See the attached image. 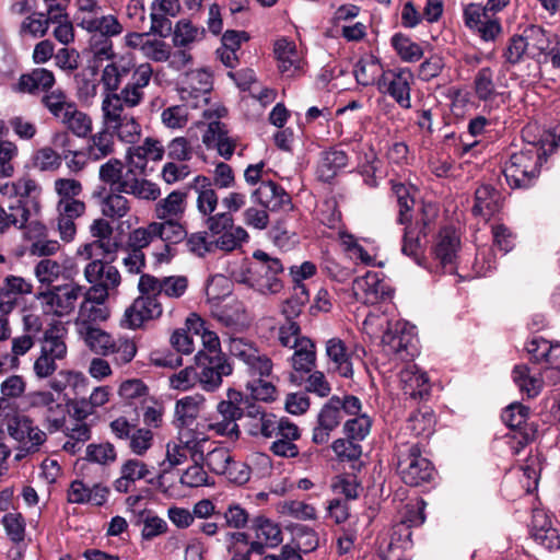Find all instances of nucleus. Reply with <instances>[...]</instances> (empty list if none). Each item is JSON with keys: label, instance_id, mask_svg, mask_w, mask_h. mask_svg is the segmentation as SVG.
Masks as SVG:
<instances>
[{"label": "nucleus", "instance_id": "obj_44", "mask_svg": "<svg viewBox=\"0 0 560 560\" xmlns=\"http://www.w3.org/2000/svg\"><path fill=\"white\" fill-rule=\"evenodd\" d=\"M273 52L282 74L292 77L300 70L301 58L293 42L287 38L276 40Z\"/></svg>", "mask_w": 560, "mask_h": 560}, {"label": "nucleus", "instance_id": "obj_49", "mask_svg": "<svg viewBox=\"0 0 560 560\" xmlns=\"http://www.w3.org/2000/svg\"><path fill=\"white\" fill-rule=\"evenodd\" d=\"M137 353L136 342L128 337H114L103 357L110 355L115 364L121 366L130 363Z\"/></svg>", "mask_w": 560, "mask_h": 560}, {"label": "nucleus", "instance_id": "obj_61", "mask_svg": "<svg viewBox=\"0 0 560 560\" xmlns=\"http://www.w3.org/2000/svg\"><path fill=\"white\" fill-rule=\"evenodd\" d=\"M392 45L404 61L415 62L423 56L421 46L401 33H397L392 37Z\"/></svg>", "mask_w": 560, "mask_h": 560}, {"label": "nucleus", "instance_id": "obj_38", "mask_svg": "<svg viewBox=\"0 0 560 560\" xmlns=\"http://www.w3.org/2000/svg\"><path fill=\"white\" fill-rule=\"evenodd\" d=\"M138 172L127 170L125 180L121 184V191L135 196L141 200L154 201L161 196L160 187L144 178L137 177Z\"/></svg>", "mask_w": 560, "mask_h": 560}, {"label": "nucleus", "instance_id": "obj_46", "mask_svg": "<svg viewBox=\"0 0 560 560\" xmlns=\"http://www.w3.org/2000/svg\"><path fill=\"white\" fill-rule=\"evenodd\" d=\"M436 419L433 410L428 406H422L410 413L406 421V430L413 436L428 438L434 432Z\"/></svg>", "mask_w": 560, "mask_h": 560}, {"label": "nucleus", "instance_id": "obj_6", "mask_svg": "<svg viewBox=\"0 0 560 560\" xmlns=\"http://www.w3.org/2000/svg\"><path fill=\"white\" fill-rule=\"evenodd\" d=\"M245 400L241 392L229 388L226 399L219 401L217 405V413L220 420L210 422L208 429L220 436L237 440L241 435L237 420L244 418Z\"/></svg>", "mask_w": 560, "mask_h": 560}, {"label": "nucleus", "instance_id": "obj_36", "mask_svg": "<svg viewBox=\"0 0 560 560\" xmlns=\"http://www.w3.org/2000/svg\"><path fill=\"white\" fill-rule=\"evenodd\" d=\"M278 436H284L288 441H273L270 446L273 455L284 458H292L299 455V447L294 441L300 439L301 433L296 424L285 419L272 438Z\"/></svg>", "mask_w": 560, "mask_h": 560}, {"label": "nucleus", "instance_id": "obj_50", "mask_svg": "<svg viewBox=\"0 0 560 560\" xmlns=\"http://www.w3.org/2000/svg\"><path fill=\"white\" fill-rule=\"evenodd\" d=\"M122 194L112 190L102 199L101 212L105 218L117 221L128 215L131 206L130 201Z\"/></svg>", "mask_w": 560, "mask_h": 560}, {"label": "nucleus", "instance_id": "obj_5", "mask_svg": "<svg viewBox=\"0 0 560 560\" xmlns=\"http://www.w3.org/2000/svg\"><path fill=\"white\" fill-rule=\"evenodd\" d=\"M5 434L15 442L16 462L37 453L47 441V434L24 415H15L5 422Z\"/></svg>", "mask_w": 560, "mask_h": 560}, {"label": "nucleus", "instance_id": "obj_29", "mask_svg": "<svg viewBox=\"0 0 560 560\" xmlns=\"http://www.w3.org/2000/svg\"><path fill=\"white\" fill-rule=\"evenodd\" d=\"M252 197L265 209L271 211L282 209L291 202L285 190L272 180H262L259 187L253 191Z\"/></svg>", "mask_w": 560, "mask_h": 560}, {"label": "nucleus", "instance_id": "obj_47", "mask_svg": "<svg viewBox=\"0 0 560 560\" xmlns=\"http://www.w3.org/2000/svg\"><path fill=\"white\" fill-rule=\"evenodd\" d=\"M67 331L63 327L54 326L47 329L44 334L40 352L58 360H63L67 357L68 348L66 343Z\"/></svg>", "mask_w": 560, "mask_h": 560}, {"label": "nucleus", "instance_id": "obj_18", "mask_svg": "<svg viewBox=\"0 0 560 560\" xmlns=\"http://www.w3.org/2000/svg\"><path fill=\"white\" fill-rule=\"evenodd\" d=\"M355 299L364 304L374 305L392 295L389 285L380 278L377 272H368L357 278L352 285Z\"/></svg>", "mask_w": 560, "mask_h": 560}, {"label": "nucleus", "instance_id": "obj_24", "mask_svg": "<svg viewBox=\"0 0 560 560\" xmlns=\"http://www.w3.org/2000/svg\"><path fill=\"white\" fill-rule=\"evenodd\" d=\"M165 149L159 140L147 138L141 145L130 147L127 151L128 168L142 174L145 171L148 159L161 161Z\"/></svg>", "mask_w": 560, "mask_h": 560}, {"label": "nucleus", "instance_id": "obj_55", "mask_svg": "<svg viewBox=\"0 0 560 560\" xmlns=\"http://www.w3.org/2000/svg\"><path fill=\"white\" fill-rule=\"evenodd\" d=\"M212 240L213 252L220 249L222 252H233L242 246L243 243L247 242L248 233L245 229L240 225H235L232 229L220 233Z\"/></svg>", "mask_w": 560, "mask_h": 560}, {"label": "nucleus", "instance_id": "obj_45", "mask_svg": "<svg viewBox=\"0 0 560 560\" xmlns=\"http://www.w3.org/2000/svg\"><path fill=\"white\" fill-rule=\"evenodd\" d=\"M187 194L174 190L154 206V215L159 220H180L186 211Z\"/></svg>", "mask_w": 560, "mask_h": 560}, {"label": "nucleus", "instance_id": "obj_41", "mask_svg": "<svg viewBox=\"0 0 560 560\" xmlns=\"http://www.w3.org/2000/svg\"><path fill=\"white\" fill-rule=\"evenodd\" d=\"M30 215L27 202L22 198L16 199L7 209L0 206V234H5L11 229H22Z\"/></svg>", "mask_w": 560, "mask_h": 560}, {"label": "nucleus", "instance_id": "obj_2", "mask_svg": "<svg viewBox=\"0 0 560 560\" xmlns=\"http://www.w3.org/2000/svg\"><path fill=\"white\" fill-rule=\"evenodd\" d=\"M89 49L96 67L103 61H109L103 70L102 82L107 91H116L121 78L129 74L135 68L133 57L130 54L117 56L114 52L112 37L104 35H92L89 40Z\"/></svg>", "mask_w": 560, "mask_h": 560}, {"label": "nucleus", "instance_id": "obj_62", "mask_svg": "<svg viewBox=\"0 0 560 560\" xmlns=\"http://www.w3.org/2000/svg\"><path fill=\"white\" fill-rule=\"evenodd\" d=\"M62 164L60 155L51 147H43L36 150L32 156V165L40 172H55Z\"/></svg>", "mask_w": 560, "mask_h": 560}, {"label": "nucleus", "instance_id": "obj_32", "mask_svg": "<svg viewBox=\"0 0 560 560\" xmlns=\"http://www.w3.org/2000/svg\"><path fill=\"white\" fill-rule=\"evenodd\" d=\"M411 73L408 71H387L378 80V90L390 95L397 103L409 101V80Z\"/></svg>", "mask_w": 560, "mask_h": 560}, {"label": "nucleus", "instance_id": "obj_20", "mask_svg": "<svg viewBox=\"0 0 560 560\" xmlns=\"http://www.w3.org/2000/svg\"><path fill=\"white\" fill-rule=\"evenodd\" d=\"M339 396H332L323 406L318 416L317 424L313 430L312 441L315 444H325L330 438V433L340 424L342 413L339 410Z\"/></svg>", "mask_w": 560, "mask_h": 560}, {"label": "nucleus", "instance_id": "obj_16", "mask_svg": "<svg viewBox=\"0 0 560 560\" xmlns=\"http://www.w3.org/2000/svg\"><path fill=\"white\" fill-rule=\"evenodd\" d=\"M188 278L186 276H168L156 278L149 273H142L139 279L138 289L145 293H155L158 298L165 296L178 300L188 290Z\"/></svg>", "mask_w": 560, "mask_h": 560}, {"label": "nucleus", "instance_id": "obj_1", "mask_svg": "<svg viewBox=\"0 0 560 560\" xmlns=\"http://www.w3.org/2000/svg\"><path fill=\"white\" fill-rule=\"evenodd\" d=\"M392 191L398 206L397 222L406 225L402 235L401 253L410 257L417 265L423 266L424 246L421 243V237L427 236L429 220L423 219L421 222L422 226H419V222L412 225L411 211L415 206V199L410 195L409 187L402 183H393Z\"/></svg>", "mask_w": 560, "mask_h": 560}, {"label": "nucleus", "instance_id": "obj_54", "mask_svg": "<svg viewBox=\"0 0 560 560\" xmlns=\"http://www.w3.org/2000/svg\"><path fill=\"white\" fill-rule=\"evenodd\" d=\"M512 377L520 390L529 398L536 397L542 388L544 381L538 375L530 374L526 365L514 366Z\"/></svg>", "mask_w": 560, "mask_h": 560}, {"label": "nucleus", "instance_id": "obj_31", "mask_svg": "<svg viewBox=\"0 0 560 560\" xmlns=\"http://www.w3.org/2000/svg\"><path fill=\"white\" fill-rule=\"evenodd\" d=\"M206 402L201 394L185 396L175 402L174 424L178 429L190 427L198 418Z\"/></svg>", "mask_w": 560, "mask_h": 560}, {"label": "nucleus", "instance_id": "obj_42", "mask_svg": "<svg viewBox=\"0 0 560 560\" xmlns=\"http://www.w3.org/2000/svg\"><path fill=\"white\" fill-rule=\"evenodd\" d=\"M502 207V196L491 185H481L475 191V205L472 212L476 215L490 218Z\"/></svg>", "mask_w": 560, "mask_h": 560}, {"label": "nucleus", "instance_id": "obj_15", "mask_svg": "<svg viewBox=\"0 0 560 560\" xmlns=\"http://www.w3.org/2000/svg\"><path fill=\"white\" fill-rule=\"evenodd\" d=\"M140 295L126 308L122 323L131 329L140 328L145 322L161 317L163 306L155 293L139 290Z\"/></svg>", "mask_w": 560, "mask_h": 560}, {"label": "nucleus", "instance_id": "obj_13", "mask_svg": "<svg viewBox=\"0 0 560 560\" xmlns=\"http://www.w3.org/2000/svg\"><path fill=\"white\" fill-rule=\"evenodd\" d=\"M84 278L92 284L86 291L100 294L98 296H109L110 291L116 290L121 277L118 269L100 259H94L84 268Z\"/></svg>", "mask_w": 560, "mask_h": 560}, {"label": "nucleus", "instance_id": "obj_7", "mask_svg": "<svg viewBox=\"0 0 560 560\" xmlns=\"http://www.w3.org/2000/svg\"><path fill=\"white\" fill-rule=\"evenodd\" d=\"M382 345L386 354L401 361L412 360L418 354L415 327L404 320L388 323Z\"/></svg>", "mask_w": 560, "mask_h": 560}, {"label": "nucleus", "instance_id": "obj_35", "mask_svg": "<svg viewBox=\"0 0 560 560\" xmlns=\"http://www.w3.org/2000/svg\"><path fill=\"white\" fill-rule=\"evenodd\" d=\"M189 187L197 194L196 205L199 213L203 217L212 214L219 202V198L211 179L203 175H198L190 183Z\"/></svg>", "mask_w": 560, "mask_h": 560}, {"label": "nucleus", "instance_id": "obj_39", "mask_svg": "<svg viewBox=\"0 0 560 560\" xmlns=\"http://www.w3.org/2000/svg\"><path fill=\"white\" fill-rule=\"evenodd\" d=\"M348 154L345 150L334 147L320 153L317 165V176L323 182H330L337 173L348 165Z\"/></svg>", "mask_w": 560, "mask_h": 560}, {"label": "nucleus", "instance_id": "obj_60", "mask_svg": "<svg viewBox=\"0 0 560 560\" xmlns=\"http://www.w3.org/2000/svg\"><path fill=\"white\" fill-rule=\"evenodd\" d=\"M89 33L93 35H104L107 37L119 36L124 32L122 24L118 21V19L113 14H102L95 19L94 22L91 21V24H88Z\"/></svg>", "mask_w": 560, "mask_h": 560}, {"label": "nucleus", "instance_id": "obj_9", "mask_svg": "<svg viewBox=\"0 0 560 560\" xmlns=\"http://www.w3.org/2000/svg\"><path fill=\"white\" fill-rule=\"evenodd\" d=\"M226 113V107H218L215 110H205L203 117L210 121L207 130L202 135V142L208 149H217L222 158L229 160L234 153L236 143L228 136L229 131L226 126L219 121Z\"/></svg>", "mask_w": 560, "mask_h": 560}, {"label": "nucleus", "instance_id": "obj_14", "mask_svg": "<svg viewBox=\"0 0 560 560\" xmlns=\"http://www.w3.org/2000/svg\"><path fill=\"white\" fill-rule=\"evenodd\" d=\"M284 420V418L278 419L277 416L268 412L262 406L246 398L243 427L249 435L272 438Z\"/></svg>", "mask_w": 560, "mask_h": 560}, {"label": "nucleus", "instance_id": "obj_30", "mask_svg": "<svg viewBox=\"0 0 560 560\" xmlns=\"http://www.w3.org/2000/svg\"><path fill=\"white\" fill-rule=\"evenodd\" d=\"M523 35L527 43V47L529 50V57L539 58L540 56L545 57V60L548 58V52L556 44L558 45V38L555 34L549 31H546L539 25H529L523 31Z\"/></svg>", "mask_w": 560, "mask_h": 560}, {"label": "nucleus", "instance_id": "obj_51", "mask_svg": "<svg viewBox=\"0 0 560 560\" xmlns=\"http://www.w3.org/2000/svg\"><path fill=\"white\" fill-rule=\"evenodd\" d=\"M65 433L67 441L62 448L70 455L78 454L92 436L91 427L85 422H74L66 427Z\"/></svg>", "mask_w": 560, "mask_h": 560}, {"label": "nucleus", "instance_id": "obj_4", "mask_svg": "<svg viewBox=\"0 0 560 560\" xmlns=\"http://www.w3.org/2000/svg\"><path fill=\"white\" fill-rule=\"evenodd\" d=\"M397 471L402 481L411 487L429 483L434 476L432 463L422 455L419 443L397 444Z\"/></svg>", "mask_w": 560, "mask_h": 560}, {"label": "nucleus", "instance_id": "obj_56", "mask_svg": "<svg viewBox=\"0 0 560 560\" xmlns=\"http://www.w3.org/2000/svg\"><path fill=\"white\" fill-rule=\"evenodd\" d=\"M191 442L185 444L167 443L165 458L159 464L161 476L171 472L176 466L183 464L187 459L188 452L191 454Z\"/></svg>", "mask_w": 560, "mask_h": 560}, {"label": "nucleus", "instance_id": "obj_37", "mask_svg": "<svg viewBox=\"0 0 560 560\" xmlns=\"http://www.w3.org/2000/svg\"><path fill=\"white\" fill-rule=\"evenodd\" d=\"M55 84V75L45 68L33 69L19 78L15 90L21 93L37 94L46 92Z\"/></svg>", "mask_w": 560, "mask_h": 560}, {"label": "nucleus", "instance_id": "obj_59", "mask_svg": "<svg viewBox=\"0 0 560 560\" xmlns=\"http://www.w3.org/2000/svg\"><path fill=\"white\" fill-rule=\"evenodd\" d=\"M84 345L94 353L103 355L113 336L98 326L77 331Z\"/></svg>", "mask_w": 560, "mask_h": 560}, {"label": "nucleus", "instance_id": "obj_3", "mask_svg": "<svg viewBox=\"0 0 560 560\" xmlns=\"http://www.w3.org/2000/svg\"><path fill=\"white\" fill-rule=\"evenodd\" d=\"M253 259L247 269L246 282L261 294L281 292L283 289L281 276L284 271L281 260L261 249L253 253Z\"/></svg>", "mask_w": 560, "mask_h": 560}, {"label": "nucleus", "instance_id": "obj_28", "mask_svg": "<svg viewBox=\"0 0 560 560\" xmlns=\"http://www.w3.org/2000/svg\"><path fill=\"white\" fill-rule=\"evenodd\" d=\"M205 442L206 440H201L192 443L191 459L194 464L185 469L179 478V482L184 487L198 488L213 483L210 481L203 465L200 464L201 459H203L202 444Z\"/></svg>", "mask_w": 560, "mask_h": 560}, {"label": "nucleus", "instance_id": "obj_58", "mask_svg": "<svg viewBox=\"0 0 560 560\" xmlns=\"http://www.w3.org/2000/svg\"><path fill=\"white\" fill-rule=\"evenodd\" d=\"M114 136L106 128L91 137L88 144V155L92 160H101L114 152Z\"/></svg>", "mask_w": 560, "mask_h": 560}, {"label": "nucleus", "instance_id": "obj_64", "mask_svg": "<svg viewBox=\"0 0 560 560\" xmlns=\"http://www.w3.org/2000/svg\"><path fill=\"white\" fill-rule=\"evenodd\" d=\"M85 459L103 466H108L116 462L117 451L109 442L92 443L86 446Z\"/></svg>", "mask_w": 560, "mask_h": 560}, {"label": "nucleus", "instance_id": "obj_8", "mask_svg": "<svg viewBox=\"0 0 560 560\" xmlns=\"http://www.w3.org/2000/svg\"><path fill=\"white\" fill-rule=\"evenodd\" d=\"M83 287L78 283L54 285L36 295L46 314L57 317L70 315L77 307L79 299L83 295Z\"/></svg>", "mask_w": 560, "mask_h": 560}, {"label": "nucleus", "instance_id": "obj_53", "mask_svg": "<svg viewBox=\"0 0 560 560\" xmlns=\"http://www.w3.org/2000/svg\"><path fill=\"white\" fill-rule=\"evenodd\" d=\"M158 238L165 245H176L187 237V229L180 220H160L155 221Z\"/></svg>", "mask_w": 560, "mask_h": 560}, {"label": "nucleus", "instance_id": "obj_33", "mask_svg": "<svg viewBox=\"0 0 560 560\" xmlns=\"http://www.w3.org/2000/svg\"><path fill=\"white\" fill-rule=\"evenodd\" d=\"M119 474L120 476L113 482V487L119 493H127L132 490L138 480L144 479L150 470L142 460L129 458L121 464Z\"/></svg>", "mask_w": 560, "mask_h": 560}, {"label": "nucleus", "instance_id": "obj_48", "mask_svg": "<svg viewBox=\"0 0 560 560\" xmlns=\"http://www.w3.org/2000/svg\"><path fill=\"white\" fill-rule=\"evenodd\" d=\"M250 528L255 533V538L264 540L269 548H275L282 542V530L279 524L264 515L254 517Z\"/></svg>", "mask_w": 560, "mask_h": 560}, {"label": "nucleus", "instance_id": "obj_26", "mask_svg": "<svg viewBox=\"0 0 560 560\" xmlns=\"http://www.w3.org/2000/svg\"><path fill=\"white\" fill-rule=\"evenodd\" d=\"M186 327L189 331H194L195 335H200L202 349L196 354H203L207 358H220L228 359L221 351V343L218 335L205 327V322L197 314H190L186 319Z\"/></svg>", "mask_w": 560, "mask_h": 560}, {"label": "nucleus", "instance_id": "obj_17", "mask_svg": "<svg viewBox=\"0 0 560 560\" xmlns=\"http://www.w3.org/2000/svg\"><path fill=\"white\" fill-rule=\"evenodd\" d=\"M98 295L97 293L83 290L82 296L84 299L80 304L74 320L77 331L95 327L98 323L105 322L109 317V308L105 304L108 296H102L101 299Z\"/></svg>", "mask_w": 560, "mask_h": 560}, {"label": "nucleus", "instance_id": "obj_23", "mask_svg": "<svg viewBox=\"0 0 560 560\" xmlns=\"http://www.w3.org/2000/svg\"><path fill=\"white\" fill-rule=\"evenodd\" d=\"M401 388L411 400H422L430 396L431 385L425 372L417 365L409 364L399 373Z\"/></svg>", "mask_w": 560, "mask_h": 560}, {"label": "nucleus", "instance_id": "obj_43", "mask_svg": "<svg viewBox=\"0 0 560 560\" xmlns=\"http://www.w3.org/2000/svg\"><path fill=\"white\" fill-rule=\"evenodd\" d=\"M294 350L290 362L294 372L301 375L308 374L316 366V346L312 339L301 338L300 342L292 347Z\"/></svg>", "mask_w": 560, "mask_h": 560}, {"label": "nucleus", "instance_id": "obj_11", "mask_svg": "<svg viewBox=\"0 0 560 560\" xmlns=\"http://www.w3.org/2000/svg\"><path fill=\"white\" fill-rule=\"evenodd\" d=\"M197 368L198 385L208 393L218 390L224 376L233 372V366L228 359L207 358L203 354L195 355Z\"/></svg>", "mask_w": 560, "mask_h": 560}, {"label": "nucleus", "instance_id": "obj_63", "mask_svg": "<svg viewBox=\"0 0 560 560\" xmlns=\"http://www.w3.org/2000/svg\"><path fill=\"white\" fill-rule=\"evenodd\" d=\"M203 36V28L199 30L188 20H180L175 25L173 43L176 47H187Z\"/></svg>", "mask_w": 560, "mask_h": 560}, {"label": "nucleus", "instance_id": "obj_40", "mask_svg": "<svg viewBox=\"0 0 560 560\" xmlns=\"http://www.w3.org/2000/svg\"><path fill=\"white\" fill-rule=\"evenodd\" d=\"M49 109L56 118H59L78 137H85L91 132V118L75 107H49Z\"/></svg>", "mask_w": 560, "mask_h": 560}, {"label": "nucleus", "instance_id": "obj_34", "mask_svg": "<svg viewBox=\"0 0 560 560\" xmlns=\"http://www.w3.org/2000/svg\"><path fill=\"white\" fill-rule=\"evenodd\" d=\"M90 232L92 236L97 240L90 244H85L83 249L80 252V254L84 255L86 259H91L93 257L95 248L102 249L104 254H112L115 250L116 244L110 242L113 228L107 220L102 218L94 220L90 226Z\"/></svg>", "mask_w": 560, "mask_h": 560}, {"label": "nucleus", "instance_id": "obj_12", "mask_svg": "<svg viewBox=\"0 0 560 560\" xmlns=\"http://www.w3.org/2000/svg\"><path fill=\"white\" fill-rule=\"evenodd\" d=\"M104 126L112 135L126 143H136L141 136V127L126 107H102Z\"/></svg>", "mask_w": 560, "mask_h": 560}, {"label": "nucleus", "instance_id": "obj_25", "mask_svg": "<svg viewBox=\"0 0 560 560\" xmlns=\"http://www.w3.org/2000/svg\"><path fill=\"white\" fill-rule=\"evenodd\" d=\"M530 533L534 540L544 548H560L559 530L553 527L551 518L544 511L537 510L533 513Z\"/></svg>", "mask_w": 560, "mask_h": 560}, {"label": "nucleus", "instance_id": "obj_52", "mask_svg": "<svg viewBox=\"0 0 560 560\" xmlns=\"http://www.w3.org/2000/svg\"><path fill=\"white\" fill-rule=\"evenodd\" d=\"M353 72L357 82L362 85L378 83L384 73L378 59L372 55L361 58L354 66Z\"/></svg>", "mask_w": 560, "mask_h": 560}, {"label": "nucleus", "instance_id": "obj_19", "mask_svg": "<svg viewBox=\"0 0 560 560\" xmlns=\"http://www.w3.org/2000/svg\"><path fill=\"white\" fill-rule=\"evenodd\" d=\"M325 353L328 359L329 369L345 378H352L354 374L353 359L354 352L351 351L346 342L338 337H332L325 342Z\"/></svg>", "mask_w": 560, "mask_h": 560}, {"label": "nucleus", "instance_id": "obj_27", "mask_svg": "<svg viewBox=\"0 0 560 560\" xmlns=\"http://www.w3.org/2000/svg\"><path fill=\"white\" fill-rule=\"evenodd\" d=\"M153 69L150 63H141L136 68L131 81L121 90L120 94H114L118 101L126 105H138L142 100L143 89L149 84Z\"/></svg>", "mask_w": 560, "mask_h": 560}, {"label": "nucleus", "instance_id": "obj_22", "mask_svg": "<svg viewBox=\"0 0 560 560\" xmlns=\"http://www.w3.org/2000/svg\"><path fill=\"white\" fill-rule=\"evenodd\" d=\"M459 248V237L452 228H443L436 237L433 254L445 272L455 270L456 253Z\"/></svg>", "mask_w": 560, "mask_h": 560}, {"label": "nucleus", "instance_id": "obj_57", "mask_svg": "<svg viewBox=\"0 0 560 560\" xmlns=\"http://www.w3.org/2000/svg\"><path fill=\"white\" fill-rule=\"evenodd\" d=\"M98 177L101 182L108 185L112 190L121 191V184L125 180L124 164L118 159H109L100 166Z\"/></svg>", "mask_w": 560, "mask_h": 560}, {"label": "nucleus", "instance_id": "obj_21", "mask_svg": "<svg viewBox=\"0 0 560 560\" xmlns=\"http://www.w3.org/2000/svg\"><path fill=\"white\" fill-rule=\"evenodd\" d=\"M33 284L23 277L9 275L0 285V314H10L18 305V298L31 294Z\"/></svg>", "mask_w": 560, "mask_h": 560}, {"label": "nucleus", "instance_id": "obj_10", "mask_svg": "<svg viewBox=\"0 0 560 560\" xmlns=\"http://www.w3.org/2000/svg\"><path fill=\"white\" fill-rule=\"evenodd\" d=\"M229 352L247 366L250 376H269L272 372V362L269 357L261 353L257 347L244 338H230Z\"/></svg>", "mask_w": 560, "mask_h": 560}]
</instances>
